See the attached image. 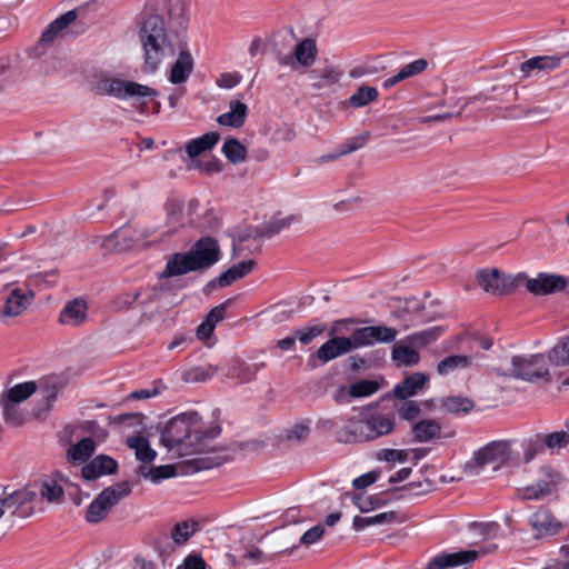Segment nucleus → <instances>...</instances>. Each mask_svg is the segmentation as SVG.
I'll use <instances>...</instances> for the list:
<instances>
[{
	"instance_id": "f257e3e1",
	"label": "nucleus",
	"mask_w": 569,
	"mask_h": 569,
	"mask_svg": "<svg viewBox=\"0 0 569 569\" xmlns=\"http://www.w3.org/2000/svg\"><path fill=\"white\" fill-rule=\"evenodd\" d=\"M219 435V428L206 423L197 412L171 418L161 432V443L178 456H200L207 442Z\"/></svg>"
},
{
	"instance_id": "f03ea898",
	"label": "nucleus",
	"mask_w": 569,
	"mask_h": 569,
	"mask_svg": "<svg viewBox=\"0 0 569 569\" xmlns=\"http://www.w3.org/2000/svg\"><path fill=\"white\" fill-rule=\"evenodd\" d=\"M511 456V443L508 440H497L487 443L475 452L467 462L465 470L470 476H478L482 470H499Z\"/></svg>"
},
{
	"instance_id": "7ed1b4c3",
	"label": "nucleus",
	"mask_w": 569,
	"mask_h": 569,
	"mask_svg": "<svg viewBox=\"0 0 569 569\" xmlns=\"http://www.w3.org/2000/svg\"><path fill=\"white\" fill-rule=\"evenodd\" d=\"M528 531L531 539L536 542H550L559 537L567 525L549 507L540 506L527 518Z\"/></svg>"
},
{
	"instance_id": "20e7f679",
	"label": "nucleus",
	"mask_w": 569,
	"mask_h": 569,
	"mask_svg": "<svg viewBox=\"0 0 569 569\" xmlns=\"http://www.w3.org/2000/svg\"><path fill=\"white\" fill-rule=\"evenodd\" d=\"M96 91L102 96L117 99H147L158 97V91L149 86L120 78H101L96 83Z\"/></svg>"
},
{
	"instance_id": "39448f33",
	"label": "nucleus",
	"mask_w": 569,
	"mask_h": 569,
	"mask_svg": "<svg viewBox=\"0 0 569 569\" xmlns=\"http://www.w3.org/2000/svg\"><path fill=\"white\" fill-rule=\"evenodd\" d=\"M548 360L543 355L515 356L509 366H500L497 370L503 376L536 381L548 376Z\"/></svg>"
},
{
	"instance_id": "423d86ee",
	"label": "nucleus",
	"mask_w": 569,
	"mask_h": 569,
	"mask_svg": "<svg viewBox=\"0 0 569 569\" xmlns=\"http://www.w3.org/2000/svg\"><path fill=\"white\" fill-rule=\"evenodd\" d=\"M539 479L523 488L518 489V498L525 501L541 500L565 482V477L560 470L551 465H543L539 469Z\"/></svg>"
},
{
	"instance_id": "0eeeda50",
	"label": "nucleus",
	"mask_w": 569,
	"mask_h": 569,
	"mask_svg": "<svg viewBox=\"0 0 569 569\" xmlns=\"http://www.w3.org/2000/svg\"><path fill=\"white\" fill-rule=\"evenodd\" d=\"M141 46L143 50V71L150 74L154 73L166 60L172 58L178 49V44L172 43L169 37L146 42Z\"/></svg>"
},
{
	"instance_id": "6e6552de",
	"label": "nucleus",
	"mask_w": 569,
	"mask_h": 569,
	"mask_svg": "<svg viewBox=\"0 0 569 569\" xmlns=\"http://www.w3.org/2000/svg\"><path fill=\"white\" fill-rule=\"evenodd\" d=\"M518 286L523 284L528 292L533 296H548L562 291L567 281L562 276L540 272L531 278L527 273H518Z\"/></svg>"
},
{
	"instance_id": "1a4fd4ad",
	"label": "nucleus",
	"mask_w": 569,
	"mask_h": 569,
	"mask_svg": "<svg viewBox=\"0 0 569 569\" xmlns=\"http://www.w3.org/2000/svg\"><path fill=\"white\" fill-rule=\"evenodd\" d=\"M477 280L483 291L497 296L509 293L518 286L517 276L502 274L496 268L480 270Z\"/></svg>"
},
{
	"instance_id": "9d476101",
	"label": "nucleus",
	"mask_w": 569,
	"mask_h": 569,
	"mask_svg": "<svg viewBox=\"0 0 569 569\" xmlns=\"http://www.w3.org/2000/svg\"><path fill=\"white\" fill-rule=\"evenodd\" d=\"M194 270H204L214 264L220 257L218 242L210 238L199 239L188 251Z\"/></svg>"
},
{
	"instance_id": "9b49d317",
	"label": "nucleus",
	"mask_w": 569,
	"mask_h": 569,
	"mask_svg": "<svg viewBox=\"0 0 569 569\" xmlns=\"http://www.w3.org/2000/svg\"><path fill=\"white\" fill-rule=\"evenodd\" d=\"M36 497V491L28 487L21 488L11 493L3 492L0 497V508L4 511H10L12 516L27 518L32 515V508L24 509V507L32 503Z\"/></svg>"
},
{
	"instance_id": "f8f14e48",
	"label": "nucleus",
	"mask_w": 569,
	"mask_h": 569,
	"mask_svg": "<svg viewBox=\"0 0 569 569\" xmlns=\"http://www.w3.org/2000/svg\"><path fill=\"white\" fill-rule=\"evenodd\" d=\"M33 299V291L13 288L0 308L1 321L23 315L31 306Z\"/></svg>"
},
{
	"instance_id": "ddd939ff",
	"label": "nucleus",
	"mask_w": 569,
	"mask_h": 569,
	"mask_svg": "<svg viewBox=\"0 0 569 569\" xmlns=\"http://www.w3.org/2000/svg\"><path fill=\"white\" fill-rule=\"evenodd\" d=\"M138 36L141 44L169 37L162 17L148 9L140 16Z\"/></svg>"
},
{
	"instance_id": "4468645a",
	"label": "nucleus",
	"mask_w": 569,
	"mask_h": 569,
	"mask_svg": "<svg viewBox=\"0 0 569 569\" xmlns=\"http://www.w3.org/2000/svg\"><path fill=\"white\" fill-rule=\"evenodd\" d=\"M353 338L357 348L372 346L376 342L389 343L396 340L398 331L387 326H369L356 329Z\"/></svg>"
},
{
	"instance_id": "2eb2a0df",
	"label": "nucleus",
	"mask_w": 569,
	"mask_h": 569,
	"mask_svg": "<svg viewBox=\"0 0 569 569\" xmlns=\"http://www.w3.org/2000/svg\"><path fill=\"white\" fill-rule=\"evenodd\" d=\"M317 54L316 41L311 38H306L296 46L292 56L282 58L280 63L289 66L291 70H296L298 67L307 69L315 63Z\"/></svg>"
},
{
	"instance_id": "dca6fc26",
	"label": "nucleus",
	"mask_w": 569,
	"mask_h": 569,
	"mask_svg": "<svg viewBox=\"0 0 569 569\" xmlns=\"http://www.w3.org/2000/svg\"><path fill=\"white\" fill-rule=\"evenodd\" d=\"M353 349H357L353 335L350 338L332 337L319 347L316 352V358L321 363H327L340 356L349 353Z\"/></svg>"
},
{
	"instance_id": "f3484780",
	"label": "nucleus",
	"mask_w": 569,
	"mask_h": 569,
	"mask_svg": "<svg viewBox=\"0 0 569 569\" xmlns=\"http://www.w3.org/2000/svg\"><path fill=\"white\" fill-rule=\"evenodd\" d=\"M177 59L170 68L169 81L172 84L184 83L194 69V59L188 47L183 43H178Z\"/></svg>"
},
{
	"instance_id": "a211bd4d",
	"label": "nucleus",
	"mask_w": 569,
	"mask_h": 569,
	"mask_svg": "<svg viewBox=\"0 0 569 569\" xmlns=\"http://www.w3.org/2000/svg\"><path fill=\"white\" fill-rule=\"evenodd\" d=\"M366 429L365 413H361L358 419L349 418L346 425L337 431L336 438L341 443L367 442Z\"/></svg>"
},
{
	"instance_id": "6ab92c4d",
	"label": "nucleus",
	"mask_w": 569,
	"mask_h": 569,
	"mask_svg": "<svg viewBox=\"0 0 569 569\" xmlns=\"http://www.w3.org/2000/svg\"><path fill=\"white\" fill-rule=\"evenodd\" d=\"M368 441L391 433L395 429V417L383 413H365Z\"/></svg>"
},
{
	"instance_id": "aec40b11",
	"label": "nucleus",
	"mask_w": 569,
	"mask_h": 569,
	"mask_svg": "<svg viewBox=\"0 0 569 569\" xmlns=\"http://www.w3.org/2000/svg\"><path fill=\"white\" fill-rule=\"evenodd\" d=\"M559 56H537L520 64L523 78H530L539 73H549L560 67Z\"/></svg>"
},
{
	"instance_id": "412c9836",
	"label": "nucleus",
	"mask_w": 569,
	"mask_h": 569,
	"mask_svg": "<svg viewBox=\"0 0 569 569\" xmlns=\"http://www.w3.org/2000/svg\"><path fill=\"white\" fill-rule=\"evenodd\" d=\"M479 556L476 550H463L453 553H442L433 558L426 569H446L460 565H468L473 562Z\"/></svg>"
},
{
	"instance_id": "4be33fe9",
	"label": "nucleus",
	"mask_w": 569,
	"mask_h": 569,
	"mask_svg": "<svg viewBox=\"0 0 569 569\" xmlns=\"http://www.w3.org/2000/svg\"><path fill=\"white\" fill-rule=\"evenodd\" d=\"M118 463L114 459L106 455H99L89 463L82 467V477L86 480H94L103 475L116 472Z\"/></svg>"
},
{
	"instance_id": "5701e85b",
	"label": "nucleus",
	"mask_w": 569,
	"mask_h": 569,
	"mask_svg": "<svg viewBox=\"0 0 569 569\" xmlns=\"http://www.w3.org/2000/svg\"><path fill=\"white\" fill-rule=\"evenodd\" d=\"M88 307L84 300L73 299L68 301L60 312V323L69 327H78L87 319Z\"/></svg>"
},
{
	"instance_id": "b1692460",
	"label": "nucleus",
	"mask_w": 569,
	"mask_h": 569,
	"mask_svg": "<svg viewBox=\"0 0 569 569\" xmlns=\"http://www.w3.org/2000/svg\"><path fill=\"white\" fill-rule=\"evenodd\" d=\"M78 13L76 10H70L60 17H58L54 21H52L47 29L42 32L39 43L36 49L44 44L51 43L56 38L62 34V32L76 21Z\"/></svg>"
},
{
	"instance_id": "393cba45",
	"label": "nucleus",
	"mask_w": 569,
	"mask_h": 569,
	"mask_svg": "<svg viewBox=\"0 0 569 569\" xmlns=\"http://www.w3.org/2000/svg\"><path fill=\"white\" fill-rule=\"evenodd\" d=\"M429 381V377L423 372H413L393 389L396 398L406 400L417 395Z\"/></svg>"
},
{
	"instance_id": "a878e982",
	"label": "nucleus",
	"mask_w": 569,
	"mask_h": 569,
	"mask_svg": "<svg viewBox=\"0 0 569 569\" xmlns=\"http://www.w3.org/2000/svg\"><path fill=\"white\" fill-rule=\"evenodd\" d=\"M220 140V134L214 131L207 132L199 138L192 139L186 143L184 150L190 161H197L198 157L206 151L211 150Z\"/></svg>"
},
{
	"instance_id": "bb28decb",
	"label": "nucleus",
	"mask_w": 569,
	"mask_h": 569,
	"mask_svg": "<svg viewBox=\"0 0 569 569\" xmlns=\"http://www.w3.org/2000/svg\"><path fill=\"white\" fill-rule=\"evenodd\" d=\"M196 271L188 252L174 253L167 260L166 268L160 273L161 279L178 277Z\"/></svg>"
},
{
	"instance_id": "cd10ccee",
	"label": "nucleus",
	"mask_w": 569,
	"mask_h": 569,
	"mask_svg": "<svg viewBox=\"0 0 569 569\" xmlns=\"http://www.w3.org/2000/svg\"><path fill=\"white\" fill-rule=\"evenodd\" d=\"M229 109L230 110L228 112H224L217 118V122L220 126L231 128L242 127L248 114L247 104L239 100H231L229 102Z\"/></svg>"
},
{
	"instance_id": "c85d7f7f",
	"label": "nucleus",
	"mask_w": 569,
	"mask_h": 569,
	"mask_svg": "<svg viewBox=\"0 0 569 569\" xmlns=\"http://www.w3.org/2000/svg\"><path fill=\"white\" fill-rule=\"evenodd\" d=\"M256 267V261L244 260L234 264L222 272L211 284L217 283L219 287H228L234 281L242 279L247 274H249Z\"/></svg>"
},
{
	"instance_id": "c756f323",
	"label": "nucleus",
	"mask_w": 569,
	"mask_h": 569,
	"mask_svg": "<svg viewBox=\"0 0 569 569\" xmlns=\"http://www.w3.org/2000/svg\"><path fill=\"white\" fill-rule=\"evenodd\" d=\"M342 71L335 66H326L310 72L312 87L317 90L329 88L340 81Z\"/></svg>"
},
{
	"instance_id": "7c9ffc66",
	"label": "nucleus",
	"mask_w": 569,
	"mask_h": 569,
	"mask_svg": "<svg viewBox=\"0 0 569 569\" xmlns=\"http://www.w3.org/2000/svg\"><path fill=\"white\" fill-rule=\"evenodd\" d=\"M412 435L416 442L423 443L440 436L441 426L437 420L423 419L412 426Z\"/></svg>"
},
{
	"instance_id": "2f4dec72",
	"label": "nucleus",
	"mask_w": 569,
	"mask_h": 569,
	"mask_svg": "<svg viewBox=\"0 0 569 569\" xmlns=\"http://www.w3.org/2000/svg\"><path fill=\"white\" fill-rule=\"evenodd\" d=\"M476 357L472 356H463V355H452L445 359H442L437 365V372L440 376H448L456 370H461L470 367Z\"/></svg>"
},
{
	"instance_id": "473e14b6",
	"label": "nucleus",
	"mask_w": 569,
	"mask_h": 569,
	"mask_svg": "<svg viewBox=\"0 0 569 569\" xmlns=\"http://www.w3.org/2000/svg\"><path fill=\"white\" fill-rule=\"evenodd\" d=\"M440 410L450 415L467 413L473 408V402L467 397L450 396L440 399Z\"/></svg>"
},
{
	"instance_id": "72a5a7b5",
	"label": "nucleus",
	"mask_w": 569,
	"mask_h": 569,
	"mask_svg": "<svg viewBox=\"0 0 569 569\" xmlns=\"http://www.w3.org/2000/svg\"><path fill=\"white\" fill-rule=\"evenodd\" d=\"M126 443L130 449L134 450L136 458L142 462H151L157 456L149 440L144 437H130L127 439Z\"/></svg>"
},
{
	"instance_id": "f704fd0d",
	"label": "nucleus",
	"mask_w": 569,
	"mask_h": 569,
	"mask_svg": "<svg viewBox=\"0 0 569 569\" xmlns=\"http://www.w3.org/2000/svg\"><path fill=\"white\" fill-rule=\"evenodd\" d=\"M37 389L38 386L34 381H27L11 387L1 395V398L9 402L20 403L29 399L37 391Z\"/></svg>"
},
{
	"instance_id": "c9c22d12",
	"label": "nucleus",
	"mask_w": 569,
	"mask_h": 569,
	"mask_svg": "<svg viewBox=\"0 0 569 569\" xmlns=\"http://www.w3.org/2000/svg\"><path fill=\"white\" fill-rule=\"evenodd\" d=\"M109 500L101 493L90 503L86 513V520L90 523H98L103 520L112 508Z\"/></svg>"
},
{
	"instance_id": "e433bc0d",
	"label": "nucleus",
	"mask_w": 569,
	"mask_h": 569,
	"mask_svg": "<svg viewBox=\"0 0 569 569\" xmlns=\"http://www.w3.org/2000/svg\"><path fill=\"white\" fill-rule=\"evenodd\" d=\"M94 451V442L91 438H83L78 443L71 446L67 457L70 461L79 463L84 462Z\"/></svg>"
},
{
	"instance_id": "4c0bfd02",
	"label": "nucleus",
	"mask_w": 569,
	"mask_h": 569,
	"mask_svg": "<svg viewBox=\"0 0 569 569\" xmlns=\"http://www.w3.org/2000/svg\"><path fill=\"white\" fill-rule=\"evenodd\" d=\"M222 153L232 163H241L247 158L246 147L237 139H228L222 146Z\"/></svg>"
},
{
	"instance_id": "58836bf2",
	"label": "nucleus",
	"mask_w": 569,
	"mask_h": 569,
	"mask_svg": "<svg viewBox=\"0 0 569 569\" xmlns=\"http://www.w3.org/2000/svg\"><path fill=\"white\" fill-rule=\"evenodd\" d=\"M378 98L376 87L360 86L349 98V103L353 108H362Z\"/></svg>"
},
{
	"instance_id": "ea45409f",
	"label": "nucleus",
	"mask_w": 569,
	"mask_h": 569,
	"mask_svg": "<svg viewBox=\"0 0 569 569\" xmlns=\"http://www.w3.org/2000/svg\"><path fill=\"white\" fill-rule=\"evenodd\" d=\"M392 359L398 363V366L410 367L419 362L420 356L413 348L398 345L392 349Z\"/></svg>"
},
{
	"instance_id": "a19ab883",
	"label": "nucleus",
	"mask_w": 569,
	"mask_h": 569,
	"mask_svg": "<svg viewBox=\"0 0 569 569\" xmlns=\"http://www.w3.org/2000/svg\"><path fill=\"white\" fill-rule=\"evenodd\" d=\"M138 473L143 478H149L153 482L176 476V469L172 465H164L158 467L141 466Z\"/></svg>"
},
{
	"instance_id": "79ce46f5",
	"label": "nucleus",
	"mask_w": 569,
	"mask_h": 569,
	"mask_svg": "<svg viewBox=\"0 0 569 569\" xmlns=\"http://www.w3.org/2000/svg\"><path fill=\"white\" fill-rule=\"evenodd\" d=\"M396 519V513L393 511L381 512L376 516L370 517H355L353 519V528L359 531L370 526L382 525L387 522H392Z\"/></svg>"
},
{
	"instance_id": "37998d69",
	"label": "nucleus",
	"mask_w": 569,
	"mask_h": 569,
	"mask_svg": "<svg viewBox=\"0 0 569 569\" xmlns=\"http://www.w3.org/2000/svg\"><path fill=\"white\" fill-rule=\"evenodd\" d=\"M40 496L48 502L61 503L64 492L56 479H48L41 483Z\"/></svg>"
},
{
	"instance_id": "c03bdc74",
	"label": "nucleus",
	"mask_w": 569,
	"mask_h": 569,
	"mask_svg": "<svg viewBox=\"0 0 569 569\" xmlns=\"http://www.w3.org/2000/svg\"><path fill=\"white\" fill-rule=\"evenodd\" d=\"M131 483L128 481H122L106 488L102 492H100L107 500H109V505L113 507L117 502H119L122 498L127 497L131 492Z\"/></svg>"
},
{
	"instance_id": "a18cd8bd",
	"label": "nucleus",
	"mask_w": 569,
	"mask_h": 569,
	"mask_svg": "<svg viewBox=\"0 0 569 569\" xmlns=\"http://www.w3.org/2000/svg\"><path fill=\"white\" fill-rule=\"evenodd\" d=\"M440 335L439 328L415 332L406 338V341L415 348H423L435 342Z\"/></svg>"
},
{
	"instance_id": "49530a36",
	"label": "nucleus",
	"mask_w": 569,
	"mask_h": 569,
	"mask_svg": "<svg viewBox=\"0 0 569 569\" xmlns=\"http://www.w3.org/2000/svg\"><path fill=\"white\" fill-rule=\"evenodd\" d=\"M296 217L290 216H274L272 219L264 226V228L258 233L259 237H271L284 228L289 227L293 221Z\"/></svg>"
},
{
	"instance_id": "de8ad7c7",
	"label": "nucleus",
	"mask_w": 569,
	"mask_h": 569,
	"mask_svg": "<svg viewBox=\"0 0 569 569\" xmlns=\"http://www.w3.org/2000/svg\"><path fill=\"white\" fill-rule=\"evenodd\" d=\"M197 522L194 521H181L176 523L172 529L171 537L174 543H186L197 531Z\"/></svg>"
},
{
	"instance_id": "09e8293b",
	"label": "nucleus",
	"mask_w": 569,
	"mask_h": 569,
	"mask_svg": "<svg viewBox=\"0 0 569 569\" xmlns=\"http://www.w3.org/2000/svg\"><path fill=\"white\" fill-rule=\"evenodd\" d=\"M539 439L541 445L543 443L551 451L565 448L569 443V435L563 430L539 436Z\"/></svg>"
},
{
	"instance_id": "8fccbe9b",
	"label": "nucleus",
	"mask_w": 569,
	"mask_h": 569,
	"mask_svg": "<svg viewBox=\"0 0 569 569\" xmlns=\"http://www.w3.org/2000/svg\"><path fill=\"white\" fill-rule=\"evenodd\" d=\"M189 170H199L206 174H214L222 170L221 162L216 157H210L208 159L190 161L187 164Z\"/></svg>"
},
{
	"instance_id": "3c124183",
	"label": "nucleus",
	"mask_w": 569,
	"mask_h": 569,
	"mask_svg": "<svg viewBox=\"0 0 569 569\" xmlns=\"http://www.w3.org/2000/svg\"><path fill=\"white\" fill-rule=\"evenodd\" d=\"M379 385L371 380H361L355 382L349 388V393L353 398L368 397L377 392Z\"/></svg>"
},
{
	"instance_id": "603ef678",
	"label": "nucleus",
	"mask_w": 569,
	"mask_h": 569,
	"mask_svg": "<svg viewBox=\"0 0 569 569\" xmlns=\"http://www.w3.org/2000/svg\"><path fill=\"white\" fill-rule=\"evenodd\" d=\"M224 457H222L221 455H207L196 457L189 462L194 466L196 471H199L219 467L224 462Z\"/></svg>"
},
{
	"instance_id": "864d4df0",
	"label": "nucleus",
	"mask_w": 569,
	"mask_h": 569,
	"mask_svg": "<svg viewBox=\"0 0 569 569\" xmlns=\"http://www.w3.org/2000/svg\"><path fill=\"white\" fill-rule=\"evenodd\" d=\"M168 216V224L176 229L183 224L182 221V203L177 200L168 201L166 204Z\"/></svg>"
},
{
	"instance_id": "5fc2aeb1",
	"label": "nucleus",
	"mask_w": 569,
	"mask_h": 569,
	"mask_svg": "<svg viewBox=\"0 0 569 569\" xmlns=\"http://www.w3.org/2000/svg\"><path fill=\"white\" fill-rule=\"evenodd\" d=\"M542 569H569V545H563L555 558H550Z\"/></svg>"
},
{
	"instance_id": "6e6d98bb",
	"label": "nucleus",
	"mask_w": 569,
	"mask_h": 569,
	"mask_svg": "<svg viewBox=\"0 0 569 569\" xmlns=\"http://www.w3.org/2000/svg\"><path fill=\"white\" fill-rule=\"evenodd\" d=\"M326 330L323 325H315L311 327L299 329L295 332L296 338L302 345H309L313 339L321 336Z\"/></svg>"
},
{
	"instance_id": "4d7b16f0",
	"label": "nucleus",
	"mask_w": 569,
	"mask_h": 569,
	"mask_svg": "<svg viewBox=\"0 0 569 569\" xmlns=\"http://www.w3.org/2000/svg\"><path fill=\"white\" fill-rule=\"evenodd\" d=\"M549 359L557 365L569 363V336L551 350Z\"/></svg>"
},
{
	"instance_id": "13d9d810",
	"label": "nucleus",
	"mask_w": 569,
	"mask_h": 569,
	"mask_svg": "<svg viewBox=\"0 0 569 569\" xmlns=\"http://www.w3.org/2000/svg\"><path fill=\"white\" fill-rule=\"evenodd\" d=\"M397 411L402 419L408 421L417 419L421 413L419 403L407 399L397 408Z\"/></svg>"
},
{
	"instance_id": "bf43d9fd",
	"label": "nucleus",
	"mask_w": 569,
	"mask_h": 569,
	"mask_svg": "<svg viewBox=\"0 0 569 569\" xmlns=\"http://www.w3.org/2000/svg\"><path fill=\"white\" fill-rule=\"evenodd\" d=\"M0 405L3 411V418L7 422L12 423L14 426L20 425L22 422V417L20 412L17 410L16 402L6 401V399L0 398Z\"/></svg>"
},
{
	"instance_id": "052dcab7",
	"label": "nucleus",
	"mask_w": 569,
	"mask_h": 569,
	"mask_svg": "<svg viewBox=\"0 0 569 569\" xmlns=\"http://www.w3.org/2000/svg\"><path fill=\"white\" fill-rule=\"evenodd\" d=\"M260 369L259 365L240 363L234 371V377L242 383L252 381Z\"/></svg>"
},
{
	"instance_id": "680f3d73",
	"label": "nucleus",
	"mask_w": 569,
	"mask_h": 569,
	"mask_svg": "<svg viewBox=\"0 0 569 569\" xmlns=\"http://www.w3.org/2000/svg\"><path fill=\"white\" fill-rule=\"evenodd\" d=\"M428 63L425 59L415 60L406 66H403L398 72L402 78V81L417 76L426 70Z\"/></svg>"
},
{
	"instance_id": "e2e57ef3",
	"label": "nucleus",
	"mask_w": 569,
	"mask_h": 569,
	"mask_svg": "<svg viewBox=\"0 0 569 569\" xmlns=\"http://www.w3.org/2000/svg\"><path fill=\"white\" fill-rule=\"evenodd\" d=\"M540 451L541 442L539 436H537L536 439H530L523 445L522 461L525 463L531 462Z\"/></svg>"
},
{
	"instance_id": "0e129e2a",
	"label": "nucleus",
	"mask_w": 569,
	"mask_h": 569,
	"mask_svg": "<svg viewBox=\"0 0 569 569\" xmlns=\"http://www.w3.org/2000/svg\"><path fill=\"white\" fill-rule=\"evenodd\" d=\"M377 458L388 462H405L408 459V452L406 450L398 449H381L378 451Z\"/></svg>"
},
{
	"instance_id": "69168bd1",
	"label": "nucleus",
	"mask_w": 569,
	"mask_h": 569,
	"mask_svg": "<svg viewBox=\"0 0 569 569\" xmlns=\"http://www.w3.org/2000/svg\"><path fill=\"white\" fill-rule=\"evenodd\" d=\"M310 432V427L307 423H297L286 432V438L289 441H302L307 439Z\"/></svg>"
},
{
	"instance_id": "338daca9",
	"label": "nucleus",
	"mask_w": 569,
	"mask_h": 569,
	"mask_svg": "<svg viewBox=\"0 0 569 569\" xmlns=\"http://www.w3.org/2000/svg\"><path fill=\"white\" fill-rule=\"evenodd\" d=\"M406 489L415 496L426 495L433 489V482L429 479L412 481L406 486Z\"/></svg>"
},
{
	"instance_id": "774afa93",
	"label": "nucleus",
	"mask_w": 569,
	"mask_h": 569,
	"mask_svg": "<svg viewBox=\"0 0 569 569\" xmlns=\"http://www.w3.org/2000/svg\"><path fill=\"white\" fill-rule=\"evenodd\" d=\"M369 139V132H362L361 134L351 138L347 143L346 147L342 149V153L348 154L351 153L360 148H362Z\"/></svg>"
}]
</instances>
